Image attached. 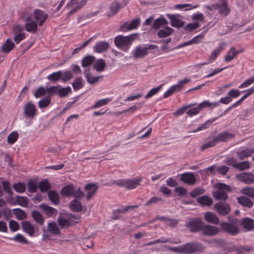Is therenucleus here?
Here are the masks:
<instances>
[{
    "instance_id": "obj_1",
    "label": "nucleus",
    "mask_w": 254,
    "mask_h": 254,
    "mask_svg": "<svg viewBox=\"0 0 254 254\" xmlns=\"http://www.w3.org/2000/svg\"><path fill=\"white\" fill-rule=\"evenodd\" d=\"M134 36L130 35L127 36L119 35L116 37L114 42L117 47L121 50L127 51L134 39Z\"/></svg>"
},
{
    "instance_id": "obj_2",
    "label": "nucleus",
    "mask_w": 254,
    "mask_h": 254,
    "mask_svg": "<svg viewBox=\"0 0 254 254\" xmlns=\"http://www.w3.org/2000/svg\"><path fill=\"white\" fill-rule=\"evenodd\" d=\"M216 190L213 192V196L217 200H226L227 192L230 190L229 186L224 184H217L215 186Z\"/></svg>"
},
{
    "instance_id": "obj_3",
    "label": "nucleus",
    "mask_w": 254,
    "mask_h": 254,
    "mask_svg": "<svg viewBox=\"0 0 254 254\" xmlns=\"http://www.w3.org/2000/svg\"><path fill=\"white\" fill-rule=\"evenodd\" d=\"M204 7L210 10L218 9L220 14L225 16L228 15L230 12V9L228 7L227 3L224 0H221L217 3L205 5Z\"/></svg>"
},
{
    "instance_id": "obj_4",
    "label": "nucleus",
    "mask_w": 254,
    "mask_h": 254,
    "mask_svg": "<svg viewBox=\"0 0 254 254\" xmlns=\"http://www.w3.org/2000/svg\"><path fill=\"white\" fill-rule=\"evenodd\" d=\"M141 179H120L115 181V184L120 187L126 188L128 190L136 188L140 185Z\"/></svg>"
},
{
    "instance_id": "obj_5",
    "label": "nucleus",
    "mask_w": 254,
    "mask_h": 254,
    "mask_svg": "<svg viewBox=\"0 0 254 254\" xmlns=\"http://www.w3.org/2000/svg\"><path fill=\"white\" fill-rule=\"evenodd\" d=\"M204 249L205 247L199 243H187L182 245L183 253L186 254L202 252Z\"/></svg>"
},
{
    "instance_id": "obj_6",
    "label": "nucleus",
    "mask_w": 254,
    "mask_h": 254,
    "mask_svg": "<svg viewBox=\"0 0 254 254\" xmlns=\"http://www.w3.org/2000/svg\"><path fill=\"white\" fill-rule=\"evenodd\" d=\"M36 107L31 101H28L23 108V113L25 118L33 119L37 114Z\"/></svg>"
},
{
    "instance_id": "obj_7",
    "label": "nucleus",
    "mask_w": 254,
    "mask_h": 254,
    "mask_svg": "<svg viewBox=\"0 0 254 254\" xmlns=\"http://www.w3.org/2000/svg\"><path fill=\"white\" fill-rule=\"evenodd\" d=\"M83 195V193L79 188L76 190L72 185L64 186V196L80 198Z\"/></svg>"
},
{
    "instance_id": "obj_8",
    "label": "nucleus",
    "mask_w": 254,
    "mask_h": 254,
    "mask_svg": "<svg viewBox=\"0 0 254 254\" xmlns=\"http://www.w3.org/2000/svg\"><path fill=\"white\" fill-rule=\"evenodd\" d=\"M86 2L87 0H82L79 2H77V0H71L70 2L67 3L66 5V7L71 8L67 16H68L70 14L80 9L86 4Z\"/></svg>"
},
{
    "instance_id": "obj_9",
    "label": "nucleus",
    "mask_w": 254,
    "mask_h": 254,
    "mask_svg": "<svg viewBox=\"0 0 254 254\" xmlns=\"http://www.w3.org/2000/svg\"><path fill=\"white\" fill-rule=\"evenodd\" d=\"M134 59L142 58L148 54L147 49L144 45H139L132 51Z\"/></svg>"
},
{
    "instance_id": "obj_10",
    "label": "nucleus",
    "mask_w": 254,
    "mask_h": 254,
    "mask_svg": "<svg viewBox=\"0 0 254 254\" xmlns=\"http://www.w3.org/2000/svg\"><path fill=\"white\" fill-rule=\"evenodd\" d=\"M214 207L219 214L223 216L228 214L231 210L230 205L225 202H218Z\"/></svg>"
},
{
    "instance_id": "obj_11",
    "label": "nucleus",
    "mask_w": 254,
    "mask_h": 254,
    "mask_svg": "<svg viewBox=\"0 0 254 254\" xmlns=\"http://www.w3.org/2000/svg\"><path fill=\"white\" fill-rule=\"evenodd\" d=\"M187 225L191 232H195L202 229L203 224L200 219L196 218L191 219L188 222Z\"/></svg>"
},
{
    "instance_id": "obj_12",
    "label": "nucleus",
    "mask_w": 254,
    "mask_h": 254,
    "mask_svg": "<svg viewBox=\"0 0 254 254\" xmlns=\"http://www.w3.org/2000/svg\"><path fill=\"white\" fill-rule=\"evenodd\" d=\"M34 18L38 21L39 26H42L47 20L48 15L44 11L36 9L34 11Z\"/></svg>"
},
{
    "instance_id": "obj_13",
    "label": "nucleus",
    "mask_w": 254,
    "mask_h": 254,
    "mask_svg": "<svg viewBox=\"0 0 254 254\" xmlns=\"http://www.w3.org/2000/svg\"><path fill=\"white\" fill-rule=\"evenodd\" d=\"M140 22V19L136 18L131 21L128 22H127L122 25L121 28L123 31H127L131 30L136 28L139 25Z\"/></svg>"
},
{
    "instance_id": "obj_14",
    "label": "nucleus",
    "mask_w": 254,
    "mask_h": 254,
    "mask_svg": "<svg viewBox=\"0 0 254 254\" xmlns=\"http://www.w3.org/2000/svg\"><path fill=\"white\" fill-rule=\"evenodd\" d=\"M220 226L223 230L232 235H235L238 232V227L233 224L223 222L221 223Z\"/></svg>"
},
{
    "instance_id": "obj_15",
    "label": "nucleus",
    "mask_w": 254,
    "mask_h": 254,
    "mask_svg": "<svg viewBox=\"0 0 254 254\" xmlns=\"http://www.w3.org/2000/svg\"><path fill=\"white\" fill-rule=\"evenodd\" d=\"M181 180L190 185H194L196 179L194 175L192 173H185L182 174Z\"/></svg>"
},
{
    "instance_id": "obj_16",
    "label": "nucleus",
    "mask_w": 254,
    "mask_h": 254,
    "mask_svg": "<svg viewBox=\"0 0 254 254\" xmlns=\"http://www.w3.org/2000/svg\"><path fill=\"white\" fill-rule=\"evenodd\" d=\"M46 91L49 96L58 94L60 97H64V87L60 86L46 87Z\"/></svg>"
},
{
    "instance_id": "obj_17",
    "label": "nucleus",
    "mask_w": 254,
    "mask_h": 254,
    "mask_svg": "<svg viewBox=\"0 0 254 254\" xmlns=\"http://www.w3.org/2000/svg\"><path fill=\"white\" fill-rule=\"evenodd\" d=\"M225 47V43L224 42H221L219 44L217 48L211 53L209 58V63H212L216 59L221 51L224 50Z\"/></svg>"
},
{
    "instance_id": "obj_18",
    "label": "nucleus",
    "mask_w": 254,
    "mask_h": 254,
    "mask_svg": "<svg viewBox=\"0 0 254 254\" xmlns=\"http://www.w3.org/2000/svg\"><path fill=\"white\" fill-rule=\"evenodd\" d=\"M237 178L239 180L248 184L254 182V175L252 173H242L238 175Z\"/></svg>"
},
{
    "instance_id": "obj_19",
    "label": "nucleus",
    "mask_w": 254,
    "mask_h": 254,
    "mask_svg": "<svg viewBox=\"0 0 254 254\" xmlns=\"http://www.w3.org/2000/svg\"><path fill=\"white\" fill-rule=\"evenodd\" d=\"M23 231L30 236L33 237L35 233V228L28 221H24L21 223Z\"/></svg>"
},
{
    "instance_id": "obj_20",
    "label": "nucleus",
    "mask_w": 254,
    "mask_h": 254,
    "mask_svg": "<svg viewBox=\"0 0 254 254\" xmlns=\"http://www.w3.org/2000/svg\"><path fill=\"white\" fill-rule=\"evenodd\" d=\"M47 231L54 236H57L61 234L60 229L55 222L48 223Z\"/></svg>"
},
{
    "instance_id": "obj_21",
    "label": "nucleus",
    "mask_w": 254,
    "mask_h": 254,
    "mask_svg": "<svg viewBox=\"0 0 254 254\" xmlns=\"http://www.w3.org/2000/svg\"><path fill=\"white\" fill-rule=\"evenodd\" d=\"M202 230L203 234L207 236L214 235L219 232V229L217 227L208 225L203 226Z\"/></svg>"
},
{
    "instance_id": "obj_22",
    "label": "nucleus",
    "mask_w": 254,
    "mask_h": 254,
    "mask_svg": "<svg viewBox=\"0 0 254 254\" xmlns=\"http://www.w3.org/2000/svg\"><path fill=\"white\" fill-rule=\"evenodd\" d=\"M168 17L171 20V25L173 27L180 28L184 25V23L181 20L178 15L174 14H167Z\"/></svg>"
},
{
    "instance_id": "obj_23",
    "label": "nucleus",
    "mask_w": 254,
    "mask_h": 254,
    "mask_svg": "<svg viewBox=\"0 0 254 254\" xmlns=\"http://www.w3.org/2000/svg\"><path fill=\"white\" fill-rule=\"evenodd\" d=\"M80 217L77 215H70L68 218H64V228L74 225L79 221Z\"/></svg>"
},
{
    "instance_id": "obj_24",
    "label": "nucleus",
    "mask_w": 254,
    "mask_h": 254,
    "mask_svg": "<svg viewBox=\"0 0 254 254\" xmlns=\"http://www.w3.org/2000/svg\"><path fill=\"white\" fill-rule=\"evenodd\" d=\"M24 28L28 32L35 33L37 31L38 23L37 21L32 20L26 23L24 26Z\"/></svg>"
},
{
    "instance_id": "obj_25",
    "label": "nucleus",
    "mask_w": 254,
    "mask_h": 254,
    "mask_svg": "<svg viewBox=\"0 0 254 254\" xmlns=\"http://www.w3.org/2000/svg\"><path fill=\"white\" fill-rule=\"evenodd\" d=\"M109 47V44L105 41H100L96 43L94 47V51L98 53H103L107 51Z\"/></svg>"
},
{
    "instance_id": "obj_26",
    "label": "nucleus",
    "mask_w": 254,
    "mask_h": 254,
    "mask_svg": "<svg viewBox=\"0 0 254 254\" xmlns=\"http://www.w3.org/2000/svg\"><path fill=\"white\" fill-rule=\"evenodd\" d=\"M15 45L14 43L9 39H7L4 43L0 47V51L4 53H9L14 48Z\"/></svg>"
},
{
    "instance_id": "obj_27",
    "label": "nucleus",
    "mask_w": 254,
    "mask_h": 254,
    "mask_svg": "<svg viewBox=\"0 0 254 254\" xmlns=\"http://www.w3.org/2000/svg\"><path fill=\"white\" fill-rule=\"evenodd\" d=\"M168 24V22L166 19L164 17H160L154 21L152 25V28L158 29L167 26Z\"/></svg>"
},
{
    "instance_id": "obj_28",
    "label": "nucleus",
    "mask_w": 254,
    "mask_h": 254,
    "mask_svg": "<svg viewBox=\"0 0 254 254\" xmlns=\"http://www.w3.org/2000/svg\"><path fill=\"white\" fill-rule=\"evenodd\" d=\"M98 187L96 184H89L85 186V190L87 191V199H90L95 193Z\"/></svg>"
},
{
    "instance_id": "obj_29",
    "label": "nucleus",
    "mask_w": 254,
    "mask_h": 254,
    "mask_svg": "<svg viewBox=\"0 0 254 254\" xmlns=\"http://www.w3.org/2000/svg\"><path fill=\"white\" fill-rule=\"evenodd\" d=\"M234 135L227 132H223L214 136L217 143L221 141H226L232 138Z\"/></svg>"
},
{
    "instance_id": "obj_30",
    "label": "nucleus",
    "mask_w": 254,
    "mask_h": 254,
    "mask_svg": "<svg viewBox=\"0 0 254 254\" xmlns=\"http://www.w3.org/2000/svg\"><path fill=\"white\" fill-rule=\"evenodd\" d=\"M205 219L208 222L214 224H218L219 223L218 217L214 213L211 212H207L205 213Z\"/></svg>"
},
{
    "instance_id": "obj_31",
    "label": "nucleus",
    "mask_w": 254,
    "mask_h": 254,
    "mask_svg": "<svg viewBox=\"0 0 254 254\" xmlns=\"http://www.w3.org/2000/svg\"><path fill=\"white\" fill-rule=\"evenodd\" d=\"M157 33V36L159 38H165L170 36L173 29L170 27L167 26L162 28Z\"/></svg>"
},
{
    "instance_id": "obj_32",
    "label": "nucleus",
    "mask_w": 254,
    "mask_h": 254,
    "mask_svg": "<svg viewBox=\"0 0 254 254\" xmlns=\"http://www.w3.org/2000/svg\"><path fill=\"white\" fill-rule=\"evenodd\" d=\"M241 224L244 229L248 231L253 230L254 228V220L249 218H245L243 219Z\"/></svg>"
},
{
    "instance_id": "obj_33",
    "label": "nucleus",
    "mask_w": 254,
    "mask_h": 254,
    "mask_svg": "<svg viewBox=\"0 0 254 254\" xmlns=\"http://www.w3.org/2000/svg\"><path fill=\"white\" fill-rule=\"evenodd\" d=\"M240 52H241V51H236L234 47H232L225 56L224 59L225 61L226 62H230L235 59L237 55Z\"/></svg>"
},
{
    "instance_id": "obj_34",
    "label": "nucleus",
    "mask_w": 254,
    "mask_h": 254,
    "mask_svg": "<svg viewBox=\"0 0 254 254\" xmlns=\"http://www.w3.org/2000/svg\"><path fill=\"white\" fill-rule=\"evenodd\" d=\"M254 153V149L252 148H247L244 150L239 151L237 155L240 159H244L252 155Z\"/></svg>"
},
{
    "instance_id": "obj_35",
    "label": "nucleus",
    "mask_w": 254,
    "mask_h": 254,
    "mask_svg": "<svg viewBox=\"0 0 254 254\" xmlns=\"http://www.w3.org/2000/svg\"><path fill=\"white\" fill-rule=\"evenodd\" d=\"M16 197V199L15 202L12 203V204H18L22 207H27L29 200L26 196L17 195Z\"/></svg>"
},
{
    "instance_id": "obj_36",
    "label": "nucleus",
    "mask_w": 254,
    "mask_h": 254,
    "mask_svg": "<svg viewBox=\"0 0 254 254\" xmlns=\"http://www.w3.org/2000/svg\"><path fill=\"white\" fill-rule=\"evenodd\" d=\"M38 188L42 192H46L51 189V185L48 179H45L39 183Z\"/></svg>"
},
{
    "instance_id": "obj_37",
    "label": "nucleus",
    "mask_w": 254,
    "mask_h": 254,
    "mask_svg": "<svg viewBox=\"0 0 254 254\" xmlns=\"http://www.w3.org/2000/svg\"><path fill=\"white\" fill-rule=\"evenodd\" d=\"M190 81V80L189 78H185L184 79L180 80L178 83L175 85L171 86L174 92L180 91L182 90L185 85Z\"/></svg>"
},
{
    "instance_id": "obj_38",
    "label": "nucleus",
    "mask_w": 254,
    "mask_h": 254,
    "mask_svg": "<svg viewBox=\"0 0 254 254\" xmlns=\"http://www.w3.org/2000/svg\"><path fill=\"white\" fill-rule=\"evenodd\" d=\"M31 216L33 219L37 223L42 225L44 224L45 219L42 214L37 210H34L31 212Z\"/></svg>"
},
{
    "instance_id": "obj_39",
    "label": "nucleus",
    "mask_w": 254,
    "mask_h": 254,
    "mask_svg": "<svg viewBox=\"0 0 254 254\" xmlns=\"http://www.w3.org/2000/svg\"><path fill=\"white\" fill-rule=\"evenodd\" d=\"M39 207L43 210L46 215L48 217H51L53 215L55 211H57L56 209L47 205L45 203H42L39 205Z\"/></svg>"
},
{
    "instance_id": "obj_40",
    "label": "nucleus",
    "mask_w": 254,
    "mask_h": 254,
    "mask_svg": "<svg viewBox=\"0 0 254 254\" xmlns=\"http://www.w3.org/2000/svg\"><path fill=\"white\" fill-rule=\"evenodd\" d=\"M13 214L16 218L19 220H22L27 218V214L24 210L16 208L13 209Z\"/></svg>"
},
{
    "instance_id": "obj_41",
    "label": "nucleus",
    "mask_w": 254,
    "mask_h": 254,
    "mask_svg": "<svg viewBox=\"0 0 254 254\" xmlns=\"http://www.w3.org/2000/svg\"><path fill=\"white\" fill-rule=\"evenodd\" d=\"M238 202L244 206L251 208L254 203L248 198L245 196H240L237 198Z\"/></svg>"
},
{
    "instance_id": "obj_42",
    "label": "nucleus",
    "mask_w": 254,
    "mask_h": 254,
    "mask_svg": "<svg viewBox=\"0 0 254 254\" xmlns=\"http://www.w3.org/2000/svg\"><path fill=\"white\" fill-rule=\"evenodd\" d=\"M106 67V63L103 59L98 60L93 64V68L96 71L101 72L103 71Z\"/></svg>"
},
{
    "instance_id": "obj_43",
    "label": "nucleus",
    "mask_w": 254,
    "mask_h": 254,
    "mask_svg": "<svg viewBox=\"0 0 254 254\" xmlns=\"http://www.w3.org/2000/svg\"><path fill=\"white\" fill-rule=\"evenodd\" d=\"M69 206L72 211L75 212L80 211L82 209L81 203L77 199H74L71 201Z\"/></svg>"
},
{
    "instance_id": "obj_44",
    "label": "nucleus",
    "mask_w": 254,
    "mask_h": 254,
    "mask_svg": "<svg viewBox=\"0 0 254 254\" xmlns=\"http://www.w3.org/2000/svg\"><path fill=\"white\" fill-rule=\"evenodd\" d=\"M84 73L87 82L91 84L98 82L100 78V76H93L89 71H87V70H85Z\"/></svg>"
},
{
    "instance_id": "obj_45",
    "label": "nucleus",
    "mask_w": 254,
    "mask_h": 254,
    "mask_svg": "<svg viewBox=\"0 0 254 254\" xmlns=\"http://www.w3.org/2000/svg\"><path fill=\"white\" fill-rule=\"evenodd\" d=\"M63 75L62 71L54 72L47 76V79L52 82H54L59 80Z\"/></svg>"
},
{
    "instance_id": "obj_46",
    "label": "nucleus",
    "mask_w": 254,
    "mask_h": 254,
    "mask_svg": "<svg viewBox=\"0 0 254 254\" xmlns=\"http://www.w3.org/2000/svg\"><path fill=\"white\" fill-rule=\"evenodd\" d=\"M112 101L111 98H107L101 99L97 101L92 107L91 109H97L107 105L109 102Z\"/></svg>"
},
{
    "instance_id": "obj_47",
    "label": "nucleus",
    "mask_w": 254,
    "mask_h": 254,
    "mask_svg": "<svg viewBox=\"0 0 254 254\" xmlns=\"http://www.w3.org/2000/svg\"><path fill=\"white\" fill-rule=\"evenodd\" d=\"M49 199L55 204L59 203V196L58 193L54 190H50L48 193Z\"/></svg>"
},
{
    "instance_id": "obj_48",
    "label": "nucleus",
    "mask_w": 254,
    "mask_h": 254,
    "mask_svg": "<svg viewBox=\"0 0 254 254\" xmlns=\"http://www.w3.org/2000/svg\"><path fill=\"white\" fill-rule=\"evenodd\" d=\"M197 202L202 205L210 206L212 204V199L209 197L202 196L197 199Z\"/></svg>"
},
{
    "instance_id": "obj_49",
    "label": "nucleus",
    "mask_w": 254,
    "mask_h": 254,
    "mask_svg": "<svg viewBox=\"0 0 254 254\" xmlns=\"http://www.w3.org/2000/svg\"><path fill=\"white\" fill-rule=\"evenodd\" d=\"M13 188L16 192L23 193L26 190V185L24 183H15L13 185Z\"/></svg>"
},
{
    "instance_id": "obj_50",
    "label": "nucleus",
    "mask_w": 254,
    "mask_h": 254,
    "mask_svg": "<svg viewBox=\"0 0 254 254\" xmlns=\"http://www.w3.org/2000/svg\"><path fill=\"white\" fill-rule=\"evenodd\" d=\"M1 185L3 191L12 197L13 192L11 190L10 182L8 181H3L1 182Z\"/></svg>"
},
{
    "instance_id": "obj_51",
    "label": "nucleus",
    "mask_w": 254,
    "mask_h": 254,
    "mask_svg": "<svg viewBox=\"0 0 254 254\" xmlns=\"http://www.w3.org/2000/svg\"><path fill=\"white\" fill-rule=\"evenodd\" d=\"M18 133L17 131L11 132L7 136V142L10 144L14 143L18 139Z\"/></svg>"
},
{
    "instance_id": "obj_52",
    "label": "nucleus",
    "mask_w": 254,
    "mask_h": 254,
    "mask_svg": "<svg viewBox=\"0 0 254 254\" xmlns=\"http://www.w3.org/2000/svg\"><path fill=\"white\" fill-rule=\"evenodd\" d=\"M72 85L74 90H78L83 87L82 78L78 77L72 82Z\"/></svg>"
},
{
    "instance_id": "obj_53",
    "label": "nucleus",
    "mask_w": 254,
    "mask_h": 254,
    "mask_svg": "<svg viewBox=\"0 0 254 254\" xmlns=\"http://www.w3.org/2000/svg\"><path fill=\"white\" fill-rule=\"evenodd\" d=\"M95 61V58L92 56H88L85 57L82 62L83 67H86L91 65Z\"/></svg>"
},
{
    "instance_id": "obj_54",
    "label": "nucleus",
    "mask_w": 254,
    "mask_h": 254,
    "mask_svg": "<svg viewBox=\"0 0 254 254\" xmlns=\"http://www.w3.org/2000/svg\"><path fill=\"white\" fill-rule=\"evenodd\" d=\"M51 98L50 96H47L40 100L38 102L39 107L41 109L44 108L48 106L51 103Z\"/></svg>"
},
{
    "instance_id": "obj_55",
    "label": "nucleus",
    "mask_w": 254,
    "mask_h": 254,
    "mask_svg": "<svg viewBox=\"0 0 254 254\" xmlns=\"http://www.w3.org/2000/svg\"><path fill=\"white\" fill-rule=\"evenodd\" d=\"M203 108L202 105H200V103L196 107L190 108L187 112V114L189 116H192L197 114L201 109Z\"/></svg>"
},
{
    "instance_id": "obj_56",
    "label": "nucleus",
    "mask_w": 254,
    "mask_h": 254,
    "mask_svg": "<svg viewBox=\"0 0 254 254\" xmlns=\"http://www.w3.org/2000/svg\"><path fill=\"white\" fill-rule=\"evenodd\" d=\"M250 167V162L249 161H246L238 163L236 169H237L240 171H244L249 169Z\"/></svg>"
},
{
    "instance_id": "obj_57",
    "label": "nucleus",
    "mask_w": 254,
    "mask_h": 254,
    "mask_svg": "<svg viewBox=\"0 0 254 254\" xmlns=\"http://www.w3.org/2000/svg\"><path fill=\"white\" fill-rule=\"evenodd\" d=\"M38 186L36 182L32 180H29L27 183L28 190L30 192H35L37 191Z\"/></svg>"
},
{
    "instance_id": "obj_58",
    "label": "nucleus",
    "mask_w": 254,
    "mask_h": 254,
    "mask_svg": "<svg viewBox=\"0 0 254 254\" xmlns=\"http://www.w3.org/2000/svg\"><path fill=\"white\" fill-rule=\"evenodd\" d=\"M12 240L23 244H28L29 243L28 241L20 234H17L12 238Z\"/></svg>"
},
{
    "instance_id": "obj_59",
    "label": "nucleus",
    "mask_w": 254,
    "mask_h": 254,
    "mask_svg": "<svg viewBox=\"0 0 254 254\" xmlns=\"http://www.w3.org/2000/svg\"><path fill=\"white\" fill-rule=\"evenodd\" d=\"M120 9V5L118 2H113L110 6L111 14L109 15H113L117 13Z\"/></svg>"
},
{
    "instance_id": "obj_60",
    "label": "nucleus",
    "mask_w": 254,
    "mask_h": 254,
    "mask_svg": "<svg viewBox=\"0 0 254 254\" xmlns=\"http://www.w3.org/2000/svg\"><path fill=\"white\" fill-rule=\"evenodd\" d=\"M136 206H127L124 209H117L113 210L114 219H118L119 216V214L123 213L127 211L129 208L135 207Z\"/></svg>"
},
{
    "instance_id": "obj_61",
    "label": "nucleus",
    "mask_w": 254,
    "mask_h": 254,
    "mask_svg": "<svg viewBox=\"0 0 254 254\" xmlns=\"http://www.w3.org/2000/svg\"><path fill=\"white\" fill-rule=\"evenodd\" d=\"M241 192L244 195L254 198V189L250 187H246L241 190Z\"/></svg>"
},
{
    "instance_id": "obj_62",
    "label": "nucleus",
    "mask_w": 254,
    "mask_h": 254,
    "mask_svg": "<svg viewBox=\"0 0 254 254\" xmlns=\"http://www.w3.org/2000/svg\"><path fill=\"white\" fill-rule=\"evenodd\" d=\"M217 143H217V142L215 137H214L213 138L212 140H209V141H208V142H206L205 143L203 144L201 146V149L202 150H204L205 149H207V148H208L214 146Z\"/></svg>"
},
{
    "instance_id": "obj_63",
    "label": "nucleus",
    "mask_w": 254,
    "mask_h": 254,
    "mask_svg": "<svg viewBox=\"0 0 254 254\" xmlns=\"http://www.w3.org/2000/svg\"><path fill=\"white\" fill-rule=\"evenodd\" d=\"M46 92V90H45L44 87L41 86L36 90L35 92L34 93V95L36 98H38L45 95Z\"/></svg>"
},
{
    "instance_id": "obj_64",
    "label": "nucleus",
    "mask_w": 254,
    "mask_h": 254,
    "mask_svg": "<svg viewBox=\"0 0 254 254\" xmlns=\"http://www.w3.org/2000/svg\"><path fill=\"white\" fill-rule=\"evenodd\" d=\"M9 227L12 232H16L20 229V226L18 223L13 220L9 221Z\"/></svg>"
}]
</instances>
